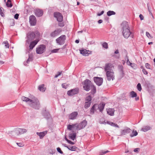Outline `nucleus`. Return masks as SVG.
Returning a JSON list of instances; mask_svg holds the SVG:
<instances>
[{
  "label": "nucleus",
  "instance_id": "a211bd4d",
  "mask_svg": "<svg viewBox=\"0 0 155 155\" xmlns=\"http://www.w3.org/2000/svg\"><path fill=\"white\" fill-rule=\"evenodd\" d=\"M35 15L38 17L41 16L42 15L43 12L42 10L39 9H36L35 10Z\"/></svg>",
  "mask_w": 155,
  "mask_h": 155
},
{
  "label": "nucleus",
  "instance_id": "f8f14e48",
  "mask_svg": "<svg viewBox=\"0 0 155 155\" xmlns=\"http://www.w3.org/2000/svg\"><path fill=\"white\" fill-rule=\"evenodd\" d=\"M78 88H75L68 91L67 94L69 96H73L77 94L78 92Z\"/></svg>",
  "mask_w": 155,
  "mask_h": 155
},
{
  "label": "nucleus",
  "instance_id": "cd10ccee",
  "mask_svg": "<svg viewBox=\"0 0 155 155\" xmlns=\"http://www.w3.org/2000/svg\"><path fill=\"white\" fill-rule=\"evenodd\" d=\"M151 129V127L148 126H143L141 129V130L143 132H146Z\"/></svg>",
  "mask_w": 155,
  "mask_h": 155
},
{
  "label": "nucleus",
  "instance_id": "0e129e2a",
  "mask_svg": "<svg viewBox=\"0 0 155 155\" xmlns=\"http://www.w3.org/2000/svg\"><path fill=\"white\" fill-rule=\"evenodd\" d=\"M139 17L141 20H143V19L144 17L142 15L140 14L139 15Z\"/></svg>",
  "mask_w": 155,
  "mask_h": 155
},
{
  "label": "nucleus",
  "instance_id": "dca6fc26",
  "mask_svg": "<svg viewBox=\"0 0 155 155\" xmlns=\"http://www.w3.org/2000/svg\"><path fill=\"white\" fill-rule=\"evenodd\" d=\"M61 31V30L60 29H58L51 32L50 35V36L54 38L58 36Z\"/></svg>",
  "mask_w": 155,
  "mask_h": 155
},
{
  "label": "nucleus",
  "instance_id": "58836bf2",
  "mask_svg": "<svg viewBox=\"0 0 155 155\" xmlns=\"http://www.w3.org/2000/svg\"><path fill=\"white\" fill-rule=\"evenodd\" d=\"M102 47L105 49H107L108 48V44L105 42H103L102 44Z\"/></svg>",
  "mask_w": 155,
  "mask_h": 155
},
{
  "label": "nucleus",
  "instance_id": "ddd939ff",
  "mask_svg": "<svg viewBox=\"0 0 155 155\" xmlns=\"http://www.w3.org/2000/svg\"><path fill=\"white\" fill-rule=\"evenodd\" d=\"M131 131V130L129 128L126 127L124 129L121 130V134L123 135H126L130 133Z\"/></svg>",
  "mask_w": 155,
  "mask_h": 155
},
{
  "label": "nucleus",
  "instance_id": "6e6d98bb",
  "mask_svg": "<svg viewBox=\"0 0 155 155\" xmlns=\"http://www.w3.org/2000/svg\"><path fill=\"white\" fill-rule=\"evenodd\" d=\"M142 71L144 74L146 75L147 74V71L144 69H143Z\"/></svg>",
  "mask_w": 155,
  "mask_h": 155
},
{
  "label": "nucleus",
  "instance_id": "a878e982",
  "mask_svg": "<svg viewBox=\"0 0 155 155\" xmlns=\"http://www.w3.org/2000/svg\"><path fill=\"white\" fill-rule=\"evenodd\" d=\"M38 89L42 92H44L46 90V88L45 87L44 84H42L39 85L38 87Z\"/></svg>",
  "mask_w": 155,
  "mask_h": 155
},
{
  "label": "nucleus",
  "instance_id": "f704fd0d",
  "mask_svg": "<svg viewBox=\"0 0 155 155\" xmlns=\"http://www.w3.org/2000/svg\"><path fill=\"white\" fill-rule=\"evenodd\" d=\"M130 95L132 98L136 97L137 96V94L135 92L132 91L130 93Z\"/></svg>",
  "mask_w": 155,
  "mask_h": 155
},
{
  "label": "nucleus",
  "instance_id": "7c9ffc66",
  "mask_svg": "<svg viewBox=\"0 0 155 155\" xmlns=\"http://www.w3.org/2000/svg\"><path fill=\"white\" fill-rule=\"evenodd\" d=\"M96 105H94L90 110V113L91 114H93L95 110H96L97 109L96 108Z\"/></svg>",
  "mask_w": 155,
  "mask_h": 155
},
{
  "label": "nucleus",
  "instance_id": "ea45409f",
  "mask_svg": "<svg viewBox=\"0 0 155 155\" xmlns=\"http://www.w3.org/2000/svg\"><path fill=\"white\" fill-rule=\"evenodd\" d=\"M64 139L65 140L67 141V142L69 143V144H71V145H74V143L73 142H72L70 140H68L67 138L66 137V136H65Z\"/></svg>",
  "mask_w": 155,
  "mask_h": 155
},
{
  "label": "nucleus",
  "instance_id": "412c9836",
  "mask_svg": "<svg viewBox=\"0 0 155 155\" xmlns=\"http://www.w3.org/2000/svg\"><path fill=\"white\" fill-rule=\"evenodd\" d=\"M78 114L77 112H74L71 114L69 115V118L71 120H74L76 118V117Z\"/></svg>",
  "mask_w": 155,
  "mask_h": 155
},
{
  "label": "nucleus",
  "instance_id": "5fc2aeb1",
  "mask_svg": "<svg viewBox=\"0 0 155 155\" xmlns=\"http://www.w3.org/2000/svg\"><path fill=\"white\" fill-rule=\"evenodd\" d=\"M146 35L147 36V37L149 38H151V37L149 34V33L148 32H146Z\"/></svg>",
  "mask_w": 155,
  "mask_h": 155
},
{
  "label": "nucleus",
  "instance_id": "c9c22d12",
  "mask_svg": "<svg viewBox=\"0 0 155 155\" xmlns=\"http://www.w3.org/2000/svg\"><path fill=\"white\" fill-rule=\"evenodd\" d=\"M67 148L69 150L71 151H75V149L77 148V147L75 146H69L68 147H67Z\"/></svg>",
  "mask_w": 155,
  "mask_h": 155
},
{
  "label": "nucleus",
  "instance_id": "680f3d73",
  "mask_svg": "<svg viewBox=\"0 0 155 155\" xmlns=\"http://www.w3.org/2000/svg\"><path fill=\"white\" fill-rule=\"evenodd\" d=\"M127 65L129 66H130V65H131V64H132L131 63L129 60V59H127Z\"/></svg>",
  "mask_w": 155,
  "mask_h": 155
},
{
  "label": "nucleus",
  "instance_id": "4c0bfd02",
  "mask_svg": "<svg viewBox=\"0 0 155 155\" xmlns=\"http://www.w3.org/2000/svg\"><path fill=\"white\" fill-rule=\"evenodd\" d=\"M6 5L8 7H11L12 6V5L11 3V0H8L6 3Z\"/></svg>",
  "mask_w": 155,
  "mask_h": 155
},
{
  "label": "nucleus",
  "instance_id": "864d4df0",
  "mask_svg": "<svg viewBox=\"0 0 155 155\" xmlns=\"http://www.w3.org/2000/svg\"><path fill=\"white\" fill-rule=\"evenodd\" d=\"M16 143L17 144L19 147H22L24 146L23 144L21 143Z\"/></svg>",
  "mask_w": 155,
  "mask_h": 155
},
{
  "label": "nucleus",
  "instance_id": "4d7b16f0",
  "mask_svg": "<svg viewBox=\"0 0 155 155\" xmlns=\"http://www.w3.org/2000/svg\"><path fill=\"white\" fill-rule=\"evenodd\" d=\"M140 150V149L139 148H136L135 149L134 151L136 153H137L138 152L139 150Z\"/></svg>",
  "mask_w": 155,
  "mask_h": 155
},
{
  "label": "nucleus",
  "instance_id": "1a4fd4ad",
  "mask_svg": "<svg viewBox=\"0 0 155 155\" xmlns=\"http://www.w3.org/2000/svg\"><path fill=\"white\" fill-rule=\"evenodd\" d=\"M91 101V97L90 96H87L86 98L84 107L85 108H88L90 106Z\"/></svg>",
  "mask_w": 155,
  "mask_h": 155
},
{
  "label": "nucleus",
  "instance_id": "5701e85b",
  "mask_svg": "<svg viewBox=\"0 0 155 155\" xmlns=\"http://www.w3.org/2000/svg\"><path fill=\"white\" fill-rule=\"evenodd\" d=\"M90 51L89 50H87L85 49H81L80 50V53L83 55L84 56H87L89 54L88 53Z\"/></svg>",
  "mask_w": 155,
  "mask_h": 155
},
{
  "label": "nucleus",
  "instance_id": "6ab92c4d",
  "mask_svg": "<svg viewBox=\"0 0 155 155\" xmlns=\"http://www.w3.org/2000/svg\"><path fill=\"white\" fill-rule=\"evenodd\" d=\"M95 105H97V106H96L97 110L99 109L100 112H102L104 109L105 104L104 103H101L99 105L97 104H95Z\"/></svg>",
  "mask_w": 155,
  "mask_h": 155
},
{
  "label": "nucleus",
  "instance_id": "9d476101",
  "mask_svg": "<svg viewBox=\"0 0 155 155\" xmlns=\"http://www.w3.org/2000/svg\"><path fill=\"white\" fill-rule=\"evenodd\" d=\"M27 132V130L25 129L15 128L12 132H15L17 135L22 134Z\"/></svg>",
  "mask_w": 155,
  "mask_h": 155
},
{
  "label": "nucleus",
  "instance_id": "20e7f679",
  "mask_svg": "<svg viewBox=\"0 0 155 155\" xmlns=\"http://www.w3.org/2000/svg\"><path fill=\"white\" fill-rule=\"evenodd\" d=\"M83 84V87L84 90L89 91L93 85L91 82L88 79H86L82 83Z\"/></svg>",
  "mask_w": 155,
  "mask_h": 155
},
{
  "label": "nucleus",
  "instance_id": "052dcab7",
  "mask_svg": "<svg viewBox=\"0 0 155 155\" xmlns=\"http://www.w3.org/2000/svg\"><path fill=\"white\" fill-rule=\"evenodd\" d=\"M19 16V14H16L15 15H14V18L16 19H17L18 18Z\"/></svg>",
  "mask_w": 155,
  "mask_h": 155
},
{
  "label": "nucleus",
  "instance_id": "338daca9",
  "mask_svg": "<svg viewBox=\"0 0 155 155\" xmlns=\"http://www.w3.org/2000/svg\"><path fill=\"white\" fill-rule=\"evenodd\" d=\"M61 74V72H58V74L55 75V76H54V78H57L58 76L60 75Z\"/></svg>",
  "mask_w": 155,
  "mask_h": 155
},
{
  "label": "nucleus",
  "instance_id": "7ed1b4c3",
  "mask_svg": "<svg viewBox=\"0 0 155 155\" xmlns=\"http://www.w3.org/2000/svg\"><path fill=\"white\" fill-rule=\"evenodd\" d=\"M29 106L37 110L39 109L40 107L39 101L37 99L35 98L32 99Z\"/></svg>",
  "mask_w": 155,
  "mask_h": 155
},
{
  "label": "nucleus",
  "instance_id": "423d86ee",
  "mask_svg": "<svg viewBox=\"0 0 155 155\" xmlns=\"http://www.w3.org/2000/svg\"><path fill=\"white\" fill-rule=\"evenodd\" d=\"M107 79L108 81H113L115 78L114 73L113 71H107L106 73Z\"/></svg>",
  "mask_w": 155,
  "mask_h": 155
},
{
  "label": "nucleus",
  "instance_id": "b1692460",
  "mask_svg": "<svg viewBox=\"0 0 155 155\" xmlns=\"http://www.w3.org/2000/svg\"><path fill=\"white\" fill-rule=\"evenodd\" d=\"M111 65L110 64H107L105 65L104 68L105 71L106 73L107 71H113L111 69Z\"/></svg>",
  "mask_w": 155,
  "mask_h": 155
},
{
  "label": "nucleus",
  "instance_id": "69168bd1",
  "mask_svg": "<svg viewBox=\"0 0 155 155\" xmlns=\"http://www.w3.org/2000/svg\"><path fill=\"white\" fill-rule=\"evenodd\" d=\"M61 86H62V87L64 88H66L67 87V85L66 86L65 84V83L63 84H62Z\"/></svg>",
  "mask_w": 155,
  "mask_h": 155
},
{
  "label": "nucleus",
  "instance_id": "e2e57ef3",
  "mask_svg": "<svg viewBox=\"0 0 155 155\" xmlns=\"http://www.w3.org/2000/svg\"><path fill=\"white\" fill-rule=\"evenodd\" d=\"M104 12V11H102L100 13H98L97 14V15L98 16H100L101 15H102L103 14Z\"/></svg>",
  "mask_w": 155,
  "mask_h": 155
},
{
  "label": "nucleus",
  "instance_id": "0eeeda50",
  "mask_svg": "<svg viewBox=\"0 0 155 155\" xmlns=\"http://www.w3.org/2000/svg\"><path fill=\"white\" fill-rule=\"evenodd\" d=\"M46 47L45 45H41L36 48V53L39 54L43 53L45 51Z\"/></svg>",
  "mask_w": 155,
  "mask_h": 155
},
{
  "label": "nucleus",
  "instance_id": "4be33fe9",
  "mask_svg": "<svg viewBox=\"0 0 155 155\" xmlns=\"http://www.w3.org/2000/svg\"><path fill=\"white\" fill-rule=\"evenodd\" d=\"M21 100L27 103L29 105H30L32 99H30L28 97L23 96L21 98Z\"/></svg>",
  "mask_w": 155,
  "mask_h": 155
},
{
  "label": "nucleus",
  "instance_id": "de8ad7c7",
  "mask_svg": "<svg viewBox=\"0 0 155 155\" xmlns=\"http://www.w3.org/2000/svg\"><path fill=\"white\" fill-rule=\"evenodd\" d=\"M130 66L132 68L135 69L136 68V66L137 65L134 63H132L131 64V65H130Z\"/></svg>",
  "mask_w": 155,
  "mask_h": 155
},
{
  "label": "nucleus",
  "instance_id": "f03ea898",
  "mask_svg": "<svg viewBox=\"0 0 155 155\" xmlns=\"http://www.w3.org/2000/svg\"><path fill=\"white\" fill-rule=\"evenodd\" d=\"M40 36L38 31H35V32H29L27 35L26 38L25 45L28 46L30 42L34 39L35 37H38Z\"/></svg>",
  "mask_w": 155,
  "mask_h": 155
},
{
  "label": "nucleus",
  "instance_id": "37998d69",
  "mask_svg": "<svg viewBox=\"0 0 155 155\" xmlns=\"http://www.w3.org/2000/svg\"><path fill=\"white\" fill-rule=\"evenodd\" d=\"M119 51L118 50H116V51L114 52V54H118V55H117L116 56H115V58H119Z\"/></svg>",
  "mask_w": 155,
  "mask_h": 155
},
{
  "label": "nucleus",
  "instance_id": "bb28decb",
  "mask_svg": "<svg viewBox=\"0 0 155 155\" xmlns=\"http://www.w3.org/2000/svg\"><path fill=\"white\" fill-rule=\"evenodd\" d=\"M114 110L113 108H109L107 109V112L108 114L113 116L114 115Z\"/></svg>",
  "mask_w": 155,
  "mask_h": 155
},
{
  "label": "nucleus",
  "instance_id": "f3484780",
  "mask_svg": "<svg viewBox=\"0 0 155 155\" xmlns=\"http://www.w3.org/2000/svg\"><path fill=\"white\" fill-rule=\"evenodd\" d=\"M38 40H36L32 42H30L29 47V51H30L31 50L35 45L37 44L38 41Z\"/></svg>",
  "mask_w": 155,
  "mask_h": 155
},
{
  "label": "nucleus",
  "instance_id": "13d9d810",
  "mask_svg": "<svg viewBox=\"0 0 155 155\" xmlns=\"http://www.w3.org/2000/svg\"><path fill=\"white\" fill-rule=\"evenodd\" d=\"M59 26L61 27H63L64 26V24L63 22H60L58 24Z\"/></svg>",
  "mask_w": 155,
  "mask_h": 155
},
{
  "label": "nucleus",
  "instance_id": "603ef678",
  "mask_svg": "<svg viewBox=\"0 0 155 155\" xmlns=\"http://www.w3.org/2000/svg\"><path fill=\"white\" fill-rule=\"evenodd\" d=\"M69 139L74 140H76V136H69Z\"/></svg>",
  "mask_w": 155,
  "mask_h": 155
},
{
  "label": "nucleus",
  "instance_id": "393cba45",
  "mask_svg": "<svg viewBox=\"0 0 155 155\" xmlns=\"http://www.w3.org/2000/svg\"><path fill=\"white\" fill-rule=\"evenodd\" d=\"M75 129H76V124H69L67 126V129L69 130H72Z\"/></svg>",
  "mask_w": 155,
  "mask_h": 155
},
{
  "label": "nucleus",
  "instance_id": "3c124183",
  "mask_svg": "<svg viewBox=\"0 0 155 155\" xmlns=\"http://www.w3.org/2000/svg\"><path fill=\"white\" fill-rule=\"evenodd\" d=\"M57 150L58 152L61 154H63V152L61 150V148L59 147H58L57 148Z\"/></svg>",
  "mask_w": 155,
  "mask_h": 155
},
{
  "label": "nucleus",
  "instance_id": "49530a36",
  "mask_svg": "<svg viewBox=\"0 0 155 155\" xmlns=\"http://www.w3.org/2000/svg\"><path fill=\"white\" fill-rule=\"evenodd\" d=\"M59 49L60 48L54 49L52 50L51 52L52 53H57Z\"/></svg>",
  "mask_w": 155,
  "mask_h": 155
},
{
  "label": "nucleus",
  "instance_id": "79ce46f5",
  "mask_svg": "<svg viewBox=\"0 0 155 155\" xmlns=\"http://www.w3.org/2000/svg\"><path fill=\"white\" fill-rule=\"evenodd\" d=\"M109 152H110V151H109L108 150H107L106 151H104V150H101L100 152V155H103L104 154L106 153H107Z\"/></svg>",
  "mask_w": 155,
  "mask_h": 155
},
{
  "label": "nucleus",
  "instance_id": "c85d7f7f",
  "mask_svg": "<svg viewBox=\"0 0 155 155\" xmlns=\"http://www.w3.org/2000/svg\"><path fill=\"white\" fill-rule=\"evenodd\" d=\"M32 60V57L29 55V58L26 61L24 62V65L26 66H28V64L30 63V61H31Z\"/></svg>",
  "mask_w": 155,
  "mask_h": 155
},
{
  "label": "nucleus",
  "instance_id": "f257e3e1",
  "mask_svg": "<svg viewBox=\"0 0 155 155\" xmlns=\"http://www.w3.org/2000/svg\"><path fill=\"white\" fill-rule=\"evenodd\" d=\"M121 30L122 34L125 38H127L131 34L130 28L127 22L123 21L121 24Z\"/></svg>",
  "mask_w": 155,
  "mask_h": 155
},
{
  "label": "nucleus",
  "instance_id": "473e14b6",
  "mask_svg": "<svg viewBox=\"0 0 155 155\" xmlns=\"http://www.w3.org/2000/svg\"><path fill=\"white\" fill-rule=\"evenodd\" d=\"M91 92L93 94H95L96 91V87L93 84L91 88Z\"/></svg>",
  "mask_w": 155,
  "mask_h": 155
},
{
  "label": "nucleus",
  "instance_id": "774afa93",
  "mask_svg": "<svg viewBox=\"0 0 155 155\" xmlns=\"http://www.w3.org/2000/svg\"><path fill=\"white\" fill-rule=\"evenodd\" d=\"M102 22H103V21L102 20H101V19L99 20L98 21V22L99 24H101V23H102Z\"/></svg>",
  "mask_w": 155,
  "mask_h": 155
},
{
  "label": "nucleus",
  "instance_id": "09e8293b",
  "mask_svg": "<svg viewBox=\"0 0 155 155\" xmlns=\"http://www.w3.org/2000/svg\"><path fill=\"white\" fill-rule=\"evenodd\" d=\"M99 123L101 124H106V123L105 122V121L103 120V119H101L99 121Z\"/></svg>",
  "mask_w": 155,
  "mask_h": 155
},
{
  "label": "nucleus",
  "instance_id": "e433bc0d",
  "mask_svg": "<svg viewBox=\"0 0 155 155\" xmlns=\"http://www.w3.org/2000/svg\"><path fill=\"white\" fill-rule=\"evenodd\" d=\"M107 124H109L113 127H114L118 128L119 127V126L117 124H115L114 123L110 122H107Z\"/></svg>",
  "mask_w": 155,
  "mask_h": 155
},
{
  "label": "nucleus",
  "instance_id": "aec40b11",
  "mask_svg": "<svg viewBox=\"0 0 155 155\" xmlns=\"http://www.w3.org/2000/svg\"><path fill=\"white\" fill-rule=\"evenodd\" d=\"M118 69L121 78L123 77L124 75V73L123 70L124 67L121 65L118 66Z\"/></svg>",
  "mask_w": 155,
  "mask_h": 155
},
{
  "label": "nucleus",
  "instance_id": "a18cd8bd",
  "mask_svg": "<svg viewBox=\"0 0 155 155\" xmlns=\"http://www.w3.org/2000/svg\"><path fill=\"white\" fill-rule=\"evenodd\" d=\"M132 134H133L132 136H137L138 134V133L136 130H133L132 131ZM130 136H132V135H131Z\"/></svg>",
  "mask_w": 155,
  "mask_h": 155
},
{
  "label": "nucleus",
  "instance_id": "2eb2a0df",
  "mask_svg": "<svg viewBox=\"0 0 155 155\" xmlns=\"http://www.w3.org/2000/svg\"><path fill=\"white\" fill-rule=\"evenodd\" d=\"M29 22L31 25L34 26L36 25V20L35 16L32 15L30 16Z\"/></svg>",
  "mask_w": 155,
  "mask_h": 155
},
{
  "label": "nucleus",
  "instance_id": "c756f323",
  "mask_svg": "<svg viewBox=\"0 0 155 155\" xmlns=\"http://www.w3.org/2000/svg\"><path fill=\"white\" fill-rule=\"evenodd\" d=\"M43 115L47 119H48L50 117V115L49 113L46 110L43 112Z\"/></svg>",
  "mask_w": 155,
  "mask_h": 155
},
{
  "label": "nucleus",
  "instance_id": "2f4dec72",
  "mask_svg": "<svg viewBox=\"0 0 155 155\" xmlns=\"http://www.w3.org/2000/svg\"><path fill=\"white\" fill-rule=\"evenodd\" d=\"M47 133V131L46 130L41 132H37L36 134L38 136H45Z\"/></svg>",
  "mask_w": 155,
  "mask_h": 155
},
{
  "label": "nucleus",
  "instance_id": "bf43d9fd",
  "mask_svg": "<svg viewBox=\"0 0 155 155\" xmlns=\"http://www.w3.org/2000/svg\"><path fill=\"white\" fill-rule=\"evenodd\" d=\"M150 66V65L148 63H146L145 64V66L148 69H150L149 68V66Z\"/></svg>",
  "mask_w": 155,
  "mask_h": 155
},
{
  "label": "nucleus",
  "instance_id": "39448f33",
  "mask_svg": "<svg viewBox=\"0 0 155 155\" xmlns=\"http://www.w3.org/2000/svg\"><path fill=\"white\" fill-rule=\"evenodd\" d=\"M66 39V36L65 35H61L56 39V42L59 45H63Z\"/></svg>",
  "mask_w": 155,
  "mask_h": 155
},
{
  "label": "nucleus",
  "instance_id": "8fccbe9b",
  "mask_svg": "<svg viewBox=\"0 0 155 155\" xmlns=\"http://www.w3.org/2000/svg\"><path fill=\"white\" fill-rule=\"evenodd\" d=\"M147 6L148 7V9L150 14L152 15V14L151 11V8L149 6V4L148 3L147 4Z\"/></svg>",
  "mask_w": 155,
  "mask_h": 155
},
{
  "label": "nucleus",
  "instance_id": "a19ab883",
  "mask_svg": "<svg viewBox=\"0 0 155 155\" xmlns=\"http://www.w3.org/2000/svg\"><path fill=\"white\" fill-rule=\"evenodd\" d=\"M137 90L139 91H140L142 89V88L141 87V85L140 84V83H139L137 85Z\"/></svg>",
  "mask_w": 155,
  "mask_h": 155
},
{
  "label": "nucleus",
  "instance_id": "6e6552de",
  "mask_svg": "<svg viewBox=\"0 0 155 155\" xmlns=\"http://www.w3.org/2000/svg\"><path fill=\"white\" fill-rule=\"evenodd\" d=\"M87 124V122L85 120H84L79 124H76V129L80 130L85 127Z\"/></svg>",
  "mask_w": 155,
  "mask_h": 155
},
{
  "label": "nucleus",
  "instance_id": "9b49d317",
  "mask_svg": "<svg viewBox=\"0 0 155 155\" xmlns=\"http://www.w3.org/2000/svg\"><path fill=\"white\" fill-rule=\"evenodd\" d=\"M54 16L56 18L57 20L59 22H61L63 21V17L61 14L59 12L54 13Z\"/></svg>",
  "mask_w": 155,
  "mask_h": 155
},
{
  "label": "nucleus",
  "instance_id": "72a5a7b5",
  "mask_svg": "<svg viewBox=\"0 0 155 155\" xmlns=\"http://www.w3.org/2000/svg\"><path fill=\"white\" fill-rule=\"evenodd\" d=\"M115 12L112 11H109L107 12V15L109 16L111 15H115Z\"/></svg>",
  "mask_w": 155,
  "mask_h": 155
},
{
  "label": "nucleus",
  "instance_id": "c03bdc74",
  "mask_svg": "<svg viewBox=\"0 0 155 155\" xmlns=\"http://www.w3.org/2000/svg\"><path fill=\"white\" fill-rule=\"evenodd\" d=\"M3 44H4L5 45V46L6 48H8L9 45V44L8 43V42L7 41H4L3 42Z\"/></svg>",
  "mask_w": 155,
  "mask_h": 155
},
{
  "label": "nucleus",
  "instance_id": "4468645a",
  "mask_svg": "<svg viewBox=\"0 0 155 155\" xmlns=\"http://www.w3.org/2000/svg\"><path fill=\"white\" fill-rule=\"evenodd\" d=\"M94 81L95 83L98 86H101L103 83V79L101 78L94 77Z\"/></svg>",
  "mask_w": 155,
  "mask_h": 155
}]
</instances>
